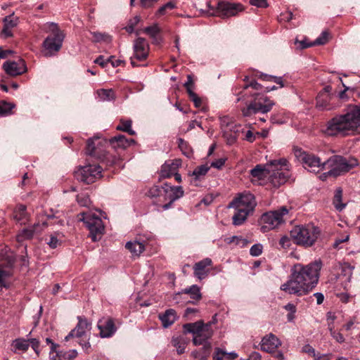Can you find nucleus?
<instances>
[{"mask_svg":"<svg viewBox=\"0 0 360 360\" xmlns=\"http://www.w3.org/2000/svg\"><path fill=\"white\" fill-rule=\"evenodd\" d=\"M290 233V238L295 244L304 248H310L314 245L319 237L320 230L313 225H301L295 226Z\"/></svg>","mask_w":360,"mask_h":360,"instance_id":"5","label":"nucleus"},{"mask_svg":"<svg viewBox=\"0 0 360 360\" xmlns=\"http://www.w3.org/2000/svg\"><path fill=\"white\" fill-rule=\"evenodd\" d=\"M46 243L49 246L52 248H56L59 245H60V240L55 236H50L49 238H46Z\"/></svg>","mask_w":360,"mask_h":360,"instance_id":"55","label":"nucleus"},{"mask_svg":"<svg viewBox=\"0 0 360 360\" xmlns=\"http://www.w3.org/2000/svg\"><path fill=\"white\" fill-rule=\"evenodd\" d=\"M360 127V105H349L345 113L338 115L328 122V136L348 135Z\"/></svg>","mask_w":360,"mask_h":360,"instance_id":"2","label":"nucleus"},{"mask_svg":"<svg viewBox=\"0 0 360 360\" xmlns=\"http://www.w3.org/2000/svg\"><path fill=\"white\" fill-rule=\"evenodd\" d=\"M263 246L260 243L253 245L250 250V255L253 257L259 256L262 253Z\"/></svg>","mask_w":360,"mask_h":360,"instance_id":"54","label":"nucleus"},{"mask_svg":"<svg viewBox=\"0 0 360 360\" xmlns=\"http://www.w3.org/2000/svg\"><path fill=\"white\" fill-rule=\"evenodd\" d=\"M102 169L98 165H89L81 167L75 172V176L77 180L90 184L96 179L101 177Z\"/></svg>","mask_w":360,"mask_h":360,"instance_id":"13","label":"nucleus"},{"mask_svg":"<svg viewBox=\"0 0 360 360\" xmlns=\"http://www.w3.org/2000/svg\"><path fill=\"white\" fill-rule=\"evenodd\" d=\"M131 120H121L120 124L116 127V129L127 132L130 135H134L135 131L131 129Z\"/></svg>","mask_w":360,"mask_h":360,"instance_id":"41","label":"nucleus"},{"mask_svg":"<svg viewBox=\"0 0 360 360\" xmlns=\"http://www.w3.org/2000/svg\"><path fill=\"white\" fill-rule=\"evenodd\" d=\"M4 26L12 29L17 25L18 18H14L13 15L6 16L4 20Z\"/></svg>","mask_w":360,"mask_h":360,"instance_id":"48","label":"nucleus"},{"mask_svg":"<svg viewBox=\"0 0 360 360\" xmlns=\"http://www.w3.org/2000/svg\"><path fill=\"white\" fill-rule=\"evenodd\" d=\"M250 4L258 8H267L269 6L266 0H250Z\"/></svg>","mask_w":360,"mask_h":360,"instance_id":"59","label":"nucleus"},{"mask_svg":"<svg viewBox=\"0 0 360 360\" xmlns=\"http://www.w3.org/2000/svg\"><path fill=\"white\" fill-rule=\"evenodd\" d=\"M342 188H338L336 189V191L335 192L333 203L335 209L339 212H341L346 207V204L342 202Z\"/></svg>","mask_w":360,"mask_h":360,"instance_id":"38","label":"nucleus"},{"mask_svg":"<svg viewBox=\"0 0 360 360\" xmlns=\"http://www.w3.org/2000/svg\"><path fill=\"white\" fill-rule=\"evenodd\" d=\"M202 298L200 289L197 285H193L188 288L183 289L181 292L175 293L173 295L172 300L181 305L187 303L195 304Z\"/></svg>","mask_w":360,"mask_h":360,"instance_id":"12","label":"nucleus"},{"mask_svg":"<svg viewBox=\"0 0 360 360\" xmlns=\"http://www.w3.org/2000/svg\"><path fill=\"white\" fill-rule=\"evenodd\" d=\"M4 70L10 76L20 75L27 72L25 62L20 59L18 61H6L3 65Z\"/></svg>","mask_w":360,"mask_h":360,"instance_id":"20","label":"nucleus"},{"mask_svg":"<svg viewBox=\"0 0 360 360\" xmlns=\"http://www.w3.org/2000/svg\"><path fill=\"white\" fill-rule=\"evenodd\" d=\"M256 205L255 198L250 193H243L234 198L228 206L229 208L236 210L232 217L233 224L242 225L248 215L253 212Z\"/></svg>","mask_w":360,"mask_h":360,"instance_id":"3","label":"nucleus"},{"mask_svg":"<svg viewBox=\"0 0 360 360\" xmlns=\"http://www.w3.org/2000/svg\"><path fill=\"white\" fill-rule=\"evenodd\" d=\"M135 141L132 139H127L124 135L115 136L110 139V144L115 150H124Z\"/></svg>","mask_w":360,"mask_h":360,"instance_id":"26","label":"nucleus"},{"mask_svg":"<svg viewBox=\"0 0 360 360\" xmlns=\"http://www.w3.org/2000/svg\"><path fill=\"white\" fill-rule=\"evenodd\" d=\"M9 275V274L3 269H0V290L2 287H6V278Z\"/></svg>","mask_w":360,"mask_h":360,"instance_id":"62","label":"nucleus"},{"mask_svg":"<svg viewBox=\"0 0 360 360\" xmlns=\"http://www.w3.org/2000/svg\"><path fill=\"white\" fill-rule=\"evenodd\" d=\"M175 8H176V4L172 1H169V2H167V4H165V5H163L162 6H161L157 11L156 14L159 15H163L167 13V11L168 10L171 11Z\"/></svg>","mask_w":360,"mask_h":360,"instance_id":"49","label":"nucleus"},{"mask_svg":"<svg viewBox=\"0 0 360 360\" xmlns=\"http://www.w3.org/2000/svg\"><path fill=\"white\" fill-rule=\"evenodd\" d=\"M272 172L269 174V180L274 187H279L285 184L290 177L289 169H288V161L285 163L281 162L278 165H271Z\"/></svg>","mask_w":360,"mask_h":360,"instance_id":"15","label":"nucleus"},{"mask_svg":"<svg viewBox=\"0 0 360 360\" xmlns=\"http://www.w3.org/2000/svg\"><path fill=\"white\" fill-rule=\"evenodd\" d=\"M225 352L219 348H217L213 354V360H223Z\"/></svg>","mask_w":360,"mask_h":360,"instance_id":"63","label":"nucleus"},{"mask_svg":"<svg viewBox=\"0 0 360 360\" xmlns=\"http://www.w3.org/2000/svg\"><path fill=\"white\" fill-rule=\"evenodd\" d=\"M77 201L78 204L83 207H88L90 204V199L87 194L81 193L77 195Z\"/></svg>","mask_w":360,"mask_h":360,"instance_id":"52","label":"nucleus"},{"mask_svg":"<svg viewBox=\"0 0 360 360\" xmlns=\"http://www.w3.org/2000/svg\"><path fill=\"white\" fill-rule=\"evenodd\" d=\"M100 100L110 101L115 99V94L112 89H99L97 91Z\"/></svg>","mask_w":360,"mask_h":360,"instance_id":"43","label":"nucleus"},{"mask_svg":"<svg viewBox=\"0 0 360 360\" xmlns=\"http://www.w3.org/2000/svg\"><path fill=\"white\" fill-rule=\"evenodd\" d=\"M279 245L283 250H288L291 245V238L287 236H283L279 240Z\"/></svg>","mask_w":360,"mask_h":360,"instance_id":"56","label":"nucleus"},{"mask_svg":"<svg viewBox=\"0 0 360 360\" xmlns=\"http://www.w3.org/2000/svg\"><path fill=\"white\" fill-rule=\"evenodd\" d=\"M13 217L20 224H25L29 219L26 206L18 205L13 211Z\"/></svg>","mask_w":360,"mask_h":360,"instance_id":"28","label":"nucleus"},{"mask_svg":"<svg viewBox=\"0 0 360 360\" xmlns=\"http://www.w3.org/2000/svg\"><path fill=\"white\" fill-rule=\"evenodd\" d=\"M336 97L327 91H321L316 96V108L319 110H330L338 105L335 103Z\"/></svg>","mask_w":360,"mask_h":360,"instance_id":"18","label":"nucleus"},{"mask_svg":"<svg viewBox=\"0 0 360 360\" xmlns=\"http://www.w3.org/2000/svg\"><path fill=\"white\" fill-rule=\"evenodd\" d=\"M203 326L200 323H188L183 326L184 331L193 334V343L195 346H199L202 344L210 343L209 340L213 335L214 331L207 329L203 330Z\"/></svg>","mask_w":360,"mask_h":360,"instance_id":"11","label":"nucleus"},{"mask_svg":"<svg viewBox=\"0 0 360 360\" xmlns=\"http://www.w3.org/2000/svg\"><path fill=\"white\" fill-rule=\"evenodd\" d=\"M328 32L326 31H323L321 32L320 36L317 37L314 41L311 42L310 44L304 45L303 47H311L316 45H323L326 44L328 41Z\"/></svg>","mask_w":360,"mask_h":360,"instance_id":"45","label":"nucleus"},{"mask_svg":"<svg viewBox=\"0 0 360 360\" xmlns=\"http://www.w3.org/2000/svg\"><path fill=\"white\" fill-rule=\"evenodd\" d=\"M179 147L187 157L190 155V152L187 150V143L182 139L178 140Z\"/></svg>","mask_w":360,"mask_h":360,"instance_id":"60","label":"nucleus"},{"mask_svg":"<svg viewBox=\"0 0 360 360\" xmlns=\"http://www.w3.org/2000/svg\"><path fill=\"white\" fill-rule=\"evenodd\" d=\"M262 356L257 352H252L247 359H241L240 360H261Z\"/></svg>","mask_w":360,"mask_h":360,"instance_id":"64","label":"nucleus"},{"mask_svg":"<svg viewBox=\"0 0 360 360\" xmlns=\"http://www.w3.org/2000/svg\"><path fill=\"white\" fill-rule=\"evenodd\" d=\"M93 36V41L95 42H105L109 44L112 41V37L107 33L94 32L91 33Z\"/></svg>","mask_w":360,"mask_h":360,"instance_id":"42","label":"nucleus"},{"mask_svg":"<svg viewBox=\"0 0 360 360\" xmlns=\"http://www.w3.org/2000/svg\"><path fill=\"white\" fill-rule=\"evenodd\" d=\"M79 220L82 221L89 231L91 240L96 242L101 239L104 232V225L102 219L95 214L90 212H81Z\"/></svg>","mask_w":360,"mask_h":360,"instance_id":"9","label":"nucleus"},{"mask_svg":"<svg viewBox=\"0 0 360 360\" xmlns=\"http://www.w3.org/2000/svg\"><path fill=\"white\" fill-rule=\"evenodd\" d=\"M341 269L339 278L343 281V288L347 290L349 287V283L351 282L354 266L349 264H345L342 266Z\"/></svg>","mask_w":360,"mask_h":360,"instance_id":"27","label":"nucleus"},{"mask_svg":"<svg viewBox=\"0 0 360 360\" xmlns=\"http://www.w3.org/2000/svg\"><path fill=\"white\" fill-rule=\"evenodd\" d=\"M259 78L266 82H273L280 86V87H283V80L282 77H277V76H273L269 75L264 73H260L259 75Z\"/></svg>","mask_w":360,"mask_h":360,"instance_id":"44","label":"nucleus"},{"mask_svg":"<svg viewBox=\"0 0 360 360\" xmlns=\"http://www.w3.org/2000/svg\"><path fill=\"white\" fill-rule=\"evenodd\" d=\"M181 165L179 160H168L162 166L160 175L163 178H169L173 175Z\"/></svg>","mask_w":360,"mask_h":360,"instance_id":"25","label":"nucleus"},{"mask_svg":"<svg viewBox=\"0 0 360 360\" xmlns=\"http://www.w3.org/2000/svg\"><path fill=\"white\" fill-rule=\"evenodd\" d=\"M143 31L152 39L153 44H159L161 42L162 39L159 35L160 29L157 24L146 27Z\"/></svg>","mask_w":360,"mask_h":360,"instance_id":"33","label":"nucleus"},{"mask_svg":"<svg viewBox=\"0 0 360 360\" xmlns=\"http://www.w3.org/2000/svg\"><path fill=\"white\" fill-rule=\"evenodd\" d=\"M31 334V332L27 335V339L25 338H17L14 340L11 344V346L14 348L15 352L22 351L26 352L29 349V338L28 336Z\"/></svg>","mask_w":360,"mask_h":360,"instance_id":"36","label":"nucleus"},{"mask_svg":"<svg viewBox=\"0 0 360 360\" xmlns=\"http://www.w3.org/2000/svg\"><path fill=\"white\" fill-rule=\"evenodd\" d=\"M188 94L189 96V98L193 102L194 105L196 108L200 107L202 104V100L198 96L193 92L191 88H188Z\"/></svg>","mask_w":360,"mask_h":360,"instance_id":"51","label":"nucleus"},{"mask_svg":"<svg viewBox=\"0 0 360 360\" xmlns=\"http://www.w3.org/2000/svg\"><path fill=\"white\" fill-rule=\"evenodd\" d=\"M50 360H67L66 352L56 351L50 352L49 354Z\"/></svg>","mask_w":360,"mask_h":360,"instance_id":"50","label":"nucleus"},{"mask_svg":"<svg viewBox=\"0 0 360 360\" xmlns=\"http://www.w3.org/2000/svg\"><path fill=\"white\" fill-rule=\"evenodd\" d=\"M101 143L98 137L90 138L88 139L86 143V153L90 156L99 158L98 152V146Z\"/></svg>","mask_w":360,"mask_h":360,"instance_id":"32","label":"nucleus"},{"mask_svg":"<svg viewBox=\"0 0 360 360\" xmlns=\"http://www.w3.org/2000/svg\"><path fill=\"white\" fill-rule=\"evenodd\" d=\"M249 88H251L255 91H264V86L255 79L251 80L249 83H246L243 86L244 89H248Z\"/></svg>","mask_w":360,"mask_h":360,"instance_id":"53","label":"nucleus"},{"mask_svg":"<svg viewBox=\"0 0 360 360\" xmlns=\"http://www.w3.org/2000/svg\"><path fill=\"white\" fill-rule=\"evenodd\" d=\"M15 108L13 103H8L5 101H0V117H6L13 114L12 110Z\"/></svg>","mask_w":360,"mask_h":360,"instance_id":"40","label":"nucleus"},{"mask_svg":"<svg viewBox=\"0 0 360 360\" xmlns=\"http://www.w3.org/2000/svg\"><path fill=\"white\" fill-rule=\"evenodd\" d=\"M210 169V167L207 164L199 165L194 169L190 175L193 177V181L195 186H198L196 183L198 181H201L204 179Z\"/></svg>","mask_w":360,"mask_h":360,"instance_id":"31","label":"nucleus"},{"mask_svg":"<svg viewBox=\"0 0 360 360\" xmlns=\"http://www.w3.org/2000/svg\"><path fill=\"white\" fill-rule=\"evenodd\" d=\"M162 188L167 193V195L169 200L168 203L162 206V208L165 210H168L171 207L172 204L177 199L181 198L184 193L181 186H174L165 184Z\"/></svg>","mask_w":360,"mask_h":360,"instance_id":"24","label":"nucleus"},{"mask_svg":"<svg viewBox=\"0 0 360 360\" xmlns=\"http://www.w3.org/2000/svg\"><path fill=\"white\" fill-rule=\"evenodd\" d=\"M34 233L33 227L25 228L21 230L16 236V239L18 243H22L25 240L31 239Z\"/></svg>","mask_w":360,"mask_h":360,"instance_id":"37","label":"nucleus"},{"mask_svg":"<svg viewBox=\"0 0 360 360\" xmlns=\"http://www.w3.org/2000/svg\"><path fill=\"white\" fill-rule=\"evenodd\" d=\"M328 330L330 331V335L338 343H342L345 342V338H344L342 334L340 332L334 330L333 325L328 324Z\"/></svg>","mask_w":360,"mask_h":360,"instance_id":"47","label":"nucleus"},{"mask_svg":"<svg viewBox=\"0 0 360 360\" xmlns=\"http://www.w3.org/2000/svg\"><path fill=\"white\" fill-rule=\"evenodd\" d=\"M212 265V261L210 258H205L196 262L193 269L194 276L199 280L205 278L209 273V267Z\"/></svg>","mask_w":360,"mask_h":360,"instance_id":"22","label":"nucleus"},{"mask_svg":"<svg viewBox=\"0 0 360 360\" xmlns=\"http://www.w3.org/2000/svg\"><path fill=\"white\" fill-rule=\"evenodd\" d=\"M45 31L50 32L43 42L44 55L46 57L55 56L61 49L65 39V34L55 22H47L45 25Z\"/></svg>","mask_w":360,"mask_h":360,"instance_id":"4","label":"nucleus"},{"mask_svg":"<svg viewBox=\"0 0 360 360\" xmlns=\"http://www.w3.org/2000/svg\"><path fill=\"white\" fill-rule=\"evenodd\" d=\"M221 127L224 129L225 134L227 131L234 132L236 134L238 131L237 125L232 122L231 119L228 116H224L220 119Z\"/></svg>","mask_w":360,"mask_h":360,"instance_id":"35","label":"nucleus"},{"mask_svg":"<svg viewBox=\"0 0 360 360\" xmlns=\"http://www.w3.org/2000/svg\"><path fill=\"white\" fill-rule=\"evenodd\" d=\"M159 318L162 321L164 328H168L172 326L176 319L175 310L169 309L165 311L162 314H159Z\"/></svg>","mask_w":360,"mask_h":360,"instance_id":"30","label":"nucleus"},{"mask_svg":"<svg viewBox=\"0 0 360 360\" xmlns=\"http://www.w3.org/2000/svg\"><path fill=\"white\" fill-rule=\"evenodd\" d=\"M31 346V347L33 349L34 352L37 356L39 355V345L40 342L37 338H29V346Z\"/></svg>","mask_w":360,"mask_h":360,"instance_id":"57","label":"nucleus"},{"mask_svg":"<svg viewBox=\"0 0 360 360\" xmlns=\"http://www.w3.org/2000/svg\"><path fill=\"white\" fill-rule=\"evenodd\" d=\"M97 327L102 338H110L117 331L114 320L110 317L101 319L98 322Z\"/></svg>","mask_w":360,"mask_h":360,"instance_id":"19","label":"nucleus"},{"mask_svg":"<svg viewBox=\"0 0 360 360\" xmlns=\"http://www.w3.org/2000/svg\"><path fill=\"white\" fill-rule=\"evenodd\" d=\"M172 343L173 346L176 348V352L179 354L184 353L186 342L184 337L178 336L172 338Z\"/></svg>","mask_w":360,"mask_h":360,"instance_id":"39","label":"nucleus"},{"mask_svg":"<svg viewBox=\"0 0 360 360\" xmlns=\"http://www.w3.org/2000/svg\"><path fill=\"white\" fill-rule=\"evenodd\" d=\"M207 6L209 10L207 11L208 15H214L221 13L226 17L234 16L238 12L243 11L244 8L240 4L229 3V2H219L217 9H214L211 6L210 3L207 2Z\"/></svg>","mask_w":360,"mask_h":360,"instance_id":"14","label":"nucleus"},{"mask_svg":"<svg viewBox=\"0 0 360 360\" xmlns=\"http://www.w3.org/2000/svg\"><path fill=\"white\" fill-rule=\"evenodd\" d=\"M202 348L192 352V356L198 360H206L210 355L212 350L211 343L202 344Z\"/></svg>","mask_w":360,"mask_h":360,"instance_id":"29","label":"nucleus"},{"mask_svg":"<svg viewBox=\"0 0 360 360\" xmlns=\"http://www.w3.org/2000/svg\"><path fill=\"white\" fill-rule=\"evenodd\" d=\"M293 153L296 159L310 172L318 173L326 168L325 161L322 162L317 155L308 153L301 148L294 147Z\"/></svg>","mask_w":360,"mask_h":360,"instance_id":"8","label":"nucleus"},{"mask_svg":"<svg viewBox=\"0 0 360 360\" xmlns=\"http://www.w3.org/2000/svg\"><path fill=\"white\" fill-rule=\"evenodd\" d=\"M125 248L134 256H139L145 250V244L137 240L129 241L126 243Z\"/></svg>","mask_w":360,"mask_h":360,"instance_id":"34","label":"nucleus"},{"mask_svg":"<svg viewBox=\"0 0 360 360\" xmlns=\"http://www.w3.org/2000/svg\"><path fill=\"white\" fill-rule=\"evenodd\" d=\"M250 94L253 99L247 107L241 110L244 117H250L257 113L266 114L275 105L274 101L264 94L257 92H250Z\"/></svg>","mask_w":360,"mask_h":360,"instance_id":"6","label":"nucleus"},{"mask_svg":"<svg viewBox=\"0 0 360 360\" xmlns=\"http://www.w3.org/2000/svg\"><path fill=\"white\" fill-rule=\"evenodd\" d=\"M78 323L76 327L72 330L70 333L65 338V341H68L71 338H82L86 332L90 330L91 328V324L86 319L78 316Z\"/></svg>","mask_w":360,"mask_h":360,"instance_id":"21","label":"nucleus"},{"mask_svg":"<svg viewBox=\"0 0 360 360\" xmlns=\"http://www.w3.org/2000/svg\"><path fill=\"white\" fill-rule=\"evenodd\" d=\"M285 159L281 158L270 161L266 165L258 164L254 168L250 169V174L252 177L255 178L257 181L263 180L272 172L271 165L276 166L281 164V162L285 163Z\"/></svg>","mask_w":360,"mask_h":360,"instance_id":"17","label":"nucleus"},{"mask_svg":"<svg viewBox=\"0 0 360 360\" xmlns=\"http://www.w3.org/2000/svg\"><path fill=\"white\" fill-rule=\"evenodd\" d=\"M321 268V259L315 260L307 265H294L290 279L281 286V289L297 296L307 294L318 283Z\"/></svg>","mask_w":360,"mask_h":360,"instance_id":"1","label":"nucleus"},{"mask_svg":"<svg viewBox=\"0 0 360 360\" xmlns=\"http://www.w3.org/2000/svg\"><path fill=\"white\" fill-rule=\"evenodd\" d=\"M134 56L131 57V64L133 67L139 66L135 61V59L139 61L146 60L149 53V44L146 39L139 37L134 41Z\"/></svg>","mask_w":360,"mask_h":360,"instance_id":"16","label":"nucleus"},{"mask_svg":"<svg viewBox=\"0 0 360 360\" xmlns=\"http://www.w3.org/2000/svg\"><path fill=\"white\" fill-rule=\"evenodd\" d=\"M230 242L235 243L236 245H239L241 248L245 247L248 243V241L247 239L243 238L241 236H234L231 238Z\"/></svg>","mask_w":360,"mask_h":360,"instance_id":"58","label":"nucleus"},{"mask_svg":"<svg viewBox=\"0 0 360 360\" xmlns=\"http://www.w3.org/2000/svg\"><path fill=\"white\" fill-rule=\"evenodd\" d=\"M9 275V274L3 269H0V290L2 287H6V278Z\"/></svg>","mask_w":360,"mask_h":360,"instance_id":"61","label":"nucleus"},{"mask_svg":"<svg viewBox=\"0 0 360 360\" xmlns=\"http://www.w3.org/2000/svg\"><path fill=\"white\" fill-rule=\"evenodd\" d=\"M326 167L330 168L333 177H337L349 172L359 165L358 160L353 158L342 155H333L325 161Z\"/></svg>","mask_w":360,"mask_h":360,"instance_id":"7","label":"nucleus"},{"mask_svg":"<svg viewBox=\"0 0 360 360\" xmlns=\"http://www.w3.org/2000/svg\"><path fill=\"white\" fill-rule=\"evenodd\" d=\"M281 345V340L273 333L262 338L260 343L261 349L268 353H273Z\"/></svg>","mask_w":360,"mask_h":360,"instance_id":"23","label":"nucleus"},{"mask_svg":"<svg viewBox=\"0 0 360 360\" xmlns=\"http://www.w3.org/2000/svg\"><path fill=\"white\" fill-rule=\"evenodd\" d=\"M15 259L11 254H0V267H10L13 265Z\"/></svg>","mask_w":360,"mask_h":360,"instance_id":"46","label":"nucleus"},{"mask_svg":"<svg viewBox=\"0 0 360 360\" xmlns=\"http://www.w3.org/2000/svg\"><path fill=\"white\" fill-rule=\"evenodd\" d=\"M288 213V210L285 207H281L276 210L264 213L260 218V222L262 224L261 231L266 233L277 228L284 222L283 217L287 215Z\"/></svg>","mask_w":360,"mask_h":360,"instance_id":"10","label":"nucleus"}]
</instances>
